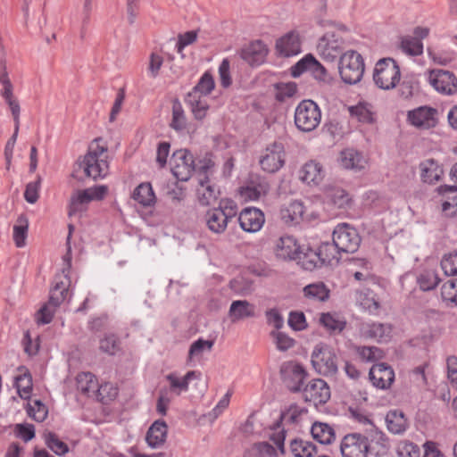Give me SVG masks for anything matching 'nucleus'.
<instances>
[{
  "mask_svg": "<svg viewBox=\"0 0 457 457\" xmlns=\"http://www.w3.org/2000/svg\"><path fill=\"white\" fill-rule=\"evenodd\" d=\"M441 295L444 301L457 305V278L445 281L441 287Z\"/></svg>",
  "mask_w": 457,
  "mask_h": 457,
  "instance_id": "052dcab7",
  "label": "nucleus"
},
{
  "mask_svg": "<svg viewBox=\"0 0 457 457\" xmlns=\"http://www.w3.org/2000/svg\"><path fill=\"white\" fill-rule=\"evenodd\" d=\"M107 191L108 187L104 185L76 191L71 198L69 215L82 212L93 200L103 199Z\"/></svg>",
  "mask_w": 457,
  "mask_h": 457,
  "instance_id": "ddd939ff",
  "label": "nucleus"
},
{
  "mask_svg": "<svg viewBox=\"0 0 457 457\" xmlns=\"http://www.w3.org/2000/svg\"><path fill=\"white\" fill-rule=\"evenodd\" d=\"M337 248L335 244L323 243L318 248V254L320 257V264L331 263L334 260H337Z\"/></svg>",
  "mask_w": 457,
  "mask_h": 457,
  "instance_id": "bf43d9fd",
  "label": "nucleus"
},
{
  "mask_svg": "<svg viewBox=\"0 0 457 457\" xmlns=\"http://www.w3.org/2000/svg\"><path fill=\"white\" fill-rule=\"evenodd\" d=\"M407 120L419 129H429L438 122L437 111L432 107L420 106L408 112Z\"/></svg>",
  "mask_w": 457,
  "mask_h": 457,
  "instance_id": "f3484780",
  "label": "nucleus"
},
{
  "mask_svg": "<svg viewBox=\"0 0 457 457\" xmlns=\"http://www.w3.org/2000/svg\"><path fill=\"white\" fill-rule=\"evenodd\" d=\"M427 53L434 63L442 66L449 65L457 59L455 50L446 46H428Z\"/></svg>",
  "mask_w": 457,
  "mask_h": 457,
  "instance_id": "cd10ccee",
  "label": "nucleus"
},
{
  "mask_svg": "<svg viewBox=\"0 0 457 457\" xmlns=\"http://www.w3.org/2000/svg\"><path fill=\"white\" fill-rule=\"evenodd\" d=\"M311 433L312 437L322 445H330L336 439L334 428L327 423L315 422Z\"/></svg>",
  "mask_w": 457,
  "mask_h": 457,
  "instance_id": "4c0bfd02",
  "label": "nucleus"
},
{
  "mask_svg": "<svg viewBox=\"0 0 457 457\" xmlns=\"http://www.w3.org/2000/svg\"><path fill=\"white\" fill-rule=\"evenodd\" d=\"M0 96L7 105L14 123L13 134L4 146L6 168L9 169L20 129L21 108L19 98L14 94V86L11 81L5 66H3L0 70Z\"/></svg>",
  "mask_w": 457,
  "mask_h": 457,
  "instance_id": "f257e3e1",
  "label": "nucleus"
},
{
  "mask_svg": "<svg viewBox=\"0 0 457 457\" xmlns=\"http://www.w3.org/2000/svg\"><path fill=\"white\" fill-rule=\"evenodd\" d=\"M399 48L409 56H420L423 54L424 46L420 39L406 36L401 38Z\"/></svg>",
  "mask_w": 457,
  "mask_h": 457,
  "instance_id": "37998d69",
  "label": "nucleus"
},
{
  "mask_svg": "<svg viewBox=\"0 0 457 457\" xmlns=\"http://www.w3.org/2000/svg\"><path fill=\"white\" fill-rule=\"evenodd\" d=\"M420 288L423 291L434 289L439 283V278L435 270H424L417 279Z\"/></svg>",
  "mask_w": 457,
  "mask_h": 457,
  "instance_id": "603ef678",
  "label": "nucleus"
},
{
  "mask_svg": "<svg viewBox=\"0 0 457 457\" xmlns=\"http://www.w3.org/2000/svg\"><path fill=\"white\" fill-rule=\"evenodd\" d=\"M165 378L169 383L170 392L179 395L188 390L190 381L201 378V372L190 370L183 377L179 376L177 372H170L166 375Z\"/></svg>",
  "mask_w": 457,
  "mask_h": 457,
  "instance_id": "393cba45",
  "label": "nucleus"
},
{
  "mask_svg": "<svg viewBox=\"0 0 457 457\" xmlns=\"http://www.w3.org/2000/svg\"><path fill=\"white\" fill-rule=\"evenodd\" d=\"M369 449L367 436L360 433L345 435L340 445L343 457H367Z\"/></svg>",
  "mask_w": 457,
  "mask_h": 457,
  "instance_id": "dca6fc26",
  "label": "nucleus"
},
{
  "mask_svg": "<svg viewBox=\"0 0 457 457\" xmlns=\"http://www.w3.org/2000/svg\"><path fill=\"white\" fill-rule=\"evenodd\" d=\"M441 267L447 276H457V252L445 255L441 261Z\"/></svg>",
  "mask_w": 457,
  "mask_h": 457,
  "instance_id": "338daca9",
  "label": "nucleus"
},
{
  "mask_svg": "<svg viewBox=\"0 0 457 457\" xmlns=\"http://www.w3.org/2000/svg\"><path fill=\"white\" fill-rule=\"evenodd\" d=\"M274 253L277 258L281 260H296L301 257V245L297 240L288 235L280 237L274 244Z\"/></svg>",
  "mask_w": 457,
  "mask_h": 457,
  "instance_id": "4be33fe9",
  "label": "nucleus"
},
{
  "mask_svg": "<svg viewBox=\"0 0 457 457\" xmlns=\"http://www.w3.org/2000/svg\"><path fill=\"white\" fill-rule=\"evenodd\" d=\"M339 75L346 84H356L361 81L365 63L361 54L354 50H348L340 55Z\"/></svg>",
  "mask_w": 457,
  "mask_h": 457,
  "instance_id": "39448f33",
  "label": "nucleus"
},
{
  "mask_svg": "<svg viewBox=\"0 0 457 457\" xmlns=\"http://www.w3.org/2000/svg\"><path fill=\"white\" fill-rule=\"evenodd\" d=\"M87 154L96 158H106L108 160V146L103 138H96L91 142Z\"/></svg>",
  "mask_w": 457,
  "mask_h": 457,
  "instance_id": "e2e57ef3",
  "label": "nucleus"
},
{
  "mask_svg": "<svg viewBox=\"0 0 457 457\" xmlns=\"http://www.w3.org/2000/svg\"><path fill=\"white\" fill-rule=\"evenodd\" d=\"M325 178L323 165L315 161L309 160L304 162L298 170V179L310 187L319 186Z\"/></svg>",
  "mask_w": 457,
  "mask_h": 457,
  "instance_id": "412c9836",
  "label": "nucleus"
},
{
  "mask_svg": "<svg viewBox=\"0 0 457 457\" xmlns=\"http://www.w3.org/2000/svg\"><path fill=\"white\" fill-rule=\"evenodd\" d=\"M46 446L57 455H64L69 452V446L62 441L54 432H46L44 435Z\"/></svg>",
  "mask_w": 457,
  "mask_h": 457,
  "instance_id": "09e8293b",
  "label": "nucleus"
},
{
  "mask_svg": "<svg viewBox=\"0 0 457 457\" xmlns=\"http://www.w3.org/2000/svg\"><path fill=\"white\" fill-rule=\"evenodd\" d=\"M290 451L294 457H312L316 453V446L303 439H294L290 443Z\"/></svg>",
  "mask_w": 457,
  "mask_h": 457,
  "instance_id": "a18cd8bd",
  "label": "nucleus"
},
{
  "mask_svg": "<svg viewBox=\"0 0 457 457\" xmlns=\"http://www.w3.org/2000/svg\"><path fill=\"white\" fill-rule=\"evenodd\" d=\"M118 395V388L111 382H104L101 385L98 384L97 391L94 396L102 403H107L115 399Z\"/></svg>",
  "mask_w": 457,
  "mask_h": 457,
  "instance_id": "3c124183",
  "label": "nucleus"
},
{
  "mask_svg": "<svg viewBox=\"0 0 457 457\" xmlns=\"http://www.w3.org/2000/svg\"><path fill=\"white\" fill-rule=\"evenodd\" d=\"M307 415V410L296 404L290 405L282 414L280 419L287 423H300Z\"/></svg>",
  "mask_w": 457,
  "mask_h": 457,
  "instance_id": "8fccbe9b",
  "label": "nucleus"
},
{
  "mask_svg": "<svg viewBox=\"0 0 457 457\" xmlns=\"http://www.w3.org/2000/svg\"><path fill=\"white\" fill-rule=\"evenodd\" d=\"M275 446L266 442L253 444L245 453V457H278L285 453V432L279 426L270 436Z\"/></svg>",
  "mask_w": 457,
  "mask_h": 457,
  "instance_id": "6e6552de",
  "label": "nucleus"
},
{
  "mask_svg": "<svg viewBox=\"0 0 457 457\" xmlns=\"http://www.w3.org/2000/svg\"><path fill=\"white\" fill-rule=\"evenodd\" d=\"M29 220L26 214H20L12 226V240L18 248H23L26 245V240L29 234Z\"/></svg>",
  "mask_w": 457,
  "mask_h": 457,
  "instance_id": "72a5a7b5",
  "label": "nucleus"
},
{
  "mask_svg": "<svg viewBox=\"0 0 457 457\" xmlns=\"http://www.w3.org/2000/svg\"><path fill=\"white\" fill-rule=\"evenodd\" d=\"M187 101L191 107V112L196 120H204L210 108V104L206 99V96H202L188 93Z\"/></svg>",
  "mask_w": 457,
  "mask_h": 457,
  "instance_id": "58836bf2",
  "label": "nucleus"
},
{
  "mask_svg": "<svg viewBox=\"0 0 457 457\" xmlns=\"http://www.w3.org/2000/svg\"><path fill=\"white\" fill-rule=\"evenodd\" d=\"M286 152L281 143H272L263 150L260 157L262 169L270 173L279 170L285 164Z\"/></svg>",
  "mask_w": 457,
  "mask_h": 457,
  "instance_id": "2eb2a0df",
  "label": "nucleus"
},
{
  "mask_svg": "<svg viewBox=\"0 0 457 457\" xmlns=\"http://www.w3.org/2000/svg\"><path fill=\"white\" fill-rule=\"evenodd\" d=\"M131 198L142 207H152L156 203V195L149 182L140 183L132 192Z\"/></svg>",
  "mask_w": 457,
  "mask_h": 457,
  "instance_id": "7c9ffc66",
  "label": "nucleus"
},
{
  "mask_svg": "<svg viewBox=\"0 0 457 457\" xmlns=\"http://www.w3.org/2000/svg\"><path fill=\"white\" fill-rule=\"evenodd\" d=\"M275 52L281 57H292L302 52V40L298 31L291 30L276 40Z\"/></svg>",
  "mask_w": 457,
  "mask_h": 457,
  "instance_id": "a211bd4d",
  "label": "nucleus"
},
{
  "mask_svg": "<svg viewBox=\"0 0 457 457\" xmlns=\"http://www.w3.org/2000/svg\"><path fill=\"white\" fill-rule=\"evenodd\" d=\"M312 58L313 55L312 54H308L293 65L290 69L292 77L298 78L303 72L310 71Z\"/></svg>",
  "mask_w": 457,
  "mask_h": 457,
  "instance_id": "69168bd1",
  "label": "nucleus"
},
{
  "mask_svg": "<svg viewBox=\"0 0 457 457\" xmlns=\"http://www.w3.org/2000/svg\"><path fill=\"white\" fill-rule=\"evenodd\" d=\"M99 348L104 353L115 354L120 350V342L116 336L107 335L100 340Z\"/></svg>",
  "mask_w": 457,
  "mask_h": 457,
  "instance_id": "0e129e2a",
  "label": "nucleus"
},
{
  "mask_svg": "<svg viewBox=\"0 0 457 457\" xmlns=\"http://www.w3.org/2000/svg\"><path fill=\"white\" fill-rule=\"evenodd\" d=\"M396 453L399 457H420V449L409 440H401L396 445Z\"/></svg>",
  "mask_w": 457,
  "mask_h": 457,
  "instance_id": "5fc2aeb1",
  "label": "nucleus"
},
{
  "mask_svg": "<svg viewBox=\"0 0 457 457\" xmlns=\"http://www.w3.org/2000/svg\"><path fill=\"white\" fill-rule=\"evenodd\" d=\"M82 166L87 177L97 179L104 178L109 170V162L106 158H96L91 154L84 156Z\"/></svg>",
  "mask_w": 457,
  "mask_h": 457,
  "instance_id": "a878e982",
  "label": "nucleus"
},
{
  "mask_svg": "<svg viewBox=\"0 0 457 457\" xmlns=\"http://www.w3.org/2000/svg\"><path fill=\"white\" fill-rule=\"evenodd\" d=\"M17 371L18 374L15 376L14 386L21 399L29 401L33 389L31 374L24 366L19 367Z\"/></svg>",
  "mask_w": 457,
  "mask_h": 457,
  "instance_id": "c756f323",
  "label": "nucleus"
},
{
  "mask_svg": "<svg viewBox=\"0 0 457 457\" xmlns=\"http://www.w3.org/2000/svg\"><path fill=\"white\" fill-rule=\"evenodd\" d=\"M387 429L393 434H403L408 428L404 414L399 411H390L386 417Z\"/></svg>",
  "mask_w": 457,
  "mask_h": 457,
  "instance_id": "ea45409f",
  "label": "nucleus"
},
{
  "mask_svg": "<svg viewBox=\"0 0 457 457\" xmlns=\"http://www.w3.org/2000/svg\"><path fill=\"white\" fill-rule=\"evenodd\" d=\"M339 165L346 170H361L368 164V159L360 152L347 148L340 152Z\"/></svg>",
  "mask_w": 457,
  "mask_h": 457,
  "instance_id": "bb28decb",
  "label": "nucleus"
},
{
  "mask_svg": "<svg viewBox=\"0 0 457 457\" xmlns=\"http://www.w3.org/2000/svg\"><path fill=\"white\" fill-rule=\"evenodd\" d=\"M301 257H297L296 260L302 262L303 265L307 270H312L320 264V257L318 254V249L314 250L310 246H301Z\"/></svg>",
  "mask_w": 457,
  "mask_h": 457,
  "instance_id": "de8ad7c7",
  "label": "nucleus"
},
{
  "mask_svg": "<svg viewBox=\"0 0 457 457\" xmlns=\"http://www.w3.org/2000/svg\"><path fill=\"white\" fill-rule=\"evenodd\" d=\"M357 303L370 313H377L379 309V302L377 295L370 290L359 291L356 295Z\"/></svg>",
  "mask_w": 457,
  "mask_h": 457,
  "instance_id": "a19ab883",
  "label": "nucleus"
},
{
  "mask_svg": "<svg viewBox=\"0 0 457 457\" xmlns=\"http://www.w3.org/2000/svg\"><path fill=\"white\" fill-rule=\"evenodd\" d=\"M401 79V70L397 62L392 58L378 60L373 71L375 85L383 90H391L396 87Z\"/></svg>",
  "mask_w": 457,
  "mask_h": 457,
  "instance_id": "20e7f679",
  "label": "nucleus"
},
{
  "mask_svg": "<svg viewBox=\"0 0 457 457\" xmlns=\"http://www.w3.org/2000/svg\"><path fill=\"white\" fill-rule=\"evenodd\" d=\"M27 414L37 422H43L47 415L48 409L40 400H32L25 405Z\"/></svg>",
  "mask_w": 457,
  "mask_h": 457,
  "instance_id": "49530a36",
  "label": "nucleus"
},
{
  "mask_svg": "<svg viewBox=\"0 0 457 457\" xmlns=\"http://www.w3.org/2000/svg\"><path fill=\"white\" fill-rule=\"evenodd\" d=\"M240 228L248 233L260 231L264 223L265 216L262 211L255 207L244 208L238 215Z\"/></svg>",
  "mask_w": 457,
  "mask_h": 457,
  "instance_id": "6ab92c4d",
  "label": "nucleus"
},
{
  "mask_svg": "<svg viewBox=\"0 0 457 457\" xmlns=\"http://www.w3.org/2000/svg\"><path fill=\"white\" fill-rule=\"evenodd\" d=\"M170 127L176 132L184 134L188 132V121L186 112L179 101L175 100L172 104L171 120Z\"/></svg>",
  "mask_w": 457,
  "mask_h": 457,
  "instance_id": "f704fd0d",
  "label": "nucleus"
},
{
  "mask_svg": "<svg viewBox=\"0 0 457 457\" xmlns=\"http://www.w3.org/2000/svg\"><path fill=\"white\" fill-rule=\"evenodd\" d=\"M280 218L286 224L294 225L304 220L317 219L318 212L304 205L303 202L295 200L281 208Z\"/></svg>",
  "mask_w": 457,
  "mask_h": 457,
  "instance_id": "9b49d317",
  "label": "nucleus"
},
{
  "mask_svg": "<svg viewBox=\"0 0 457 457\" xmlns=\"http://www.w3.org/2000/svg\"><path fill=\"white\" fill-rule=\"evenodd\" d=\"M276 98L278 101H284L287 98L294 96L297 92V85L295 82H280L275 86Z\"/></svg>",
  "mask_w": 457,
  "mask_h": 457,
  "instance_id": "4d7b16f0",
  "label": "nucleus"
},
{
  "mask_svg": "<svg viewBox=\"0 0 457 457\" xmlns=\"http://www.w3.org/2000/svg\"><path fill=\"white\" fill-rule=\"evenodd\" d=\"M213 166V162L208 160L203 167L204 171L199 174L198 185L196 187V197L201 205L208 206L213 204L219 196V190L209 178V170Z\"/></svg>",
  "mask_w": 457,
  "mask_h": 457,
  "instance_id": "f8f14e48",
  "label": "nucleus"
},
{
  "mask_svg": "<svg viewBox=\"0 0 457 457\" xmlns=\"http://www.w3.org/2000/svg\"><path fill=\"white\" fill-rule=\"evenodd\" d=\"M237 213V204L230 199H222L218 207L209 209L206 212L204 220L211 232L220 235L226 231L229 220L234 218Z\"/></svg>",
  "mask_w": 457,
  "mask_h": 457,
  "instance_id": "7ed1b4c3",
  "label": "nucleus"
},
{
  "mask_svg": "<svg viewBox=\"0 0 457 457\" xmlns=\"http://www.w3.org/2000/svg\"><path fill=\"white\" fill-rule=\"evenodd\" d=\"M303 295L313 301H326L329 297V290L322 282L307 285L303 287Z\"/></svg>",
  "mask_w": 457,
  "mask_h": 457,
  "instance_id": "c03bdc74",
  "label": "nucleus"
},
{
  "mask_svg": "<svg viewBox=\"0 0 457 457\" xmlns=\"http://www.w3.org/2000/svg\"><path fill=\"white\" fill-rule=\"evenodd\" d=\"M361 334L378 342H387L392 336V327L382 323H363L361 328Z\"/></svg>",
  "mask_w": 457,
  "mask_h": 457,
  "instance_id": "c85d7f7f",
  "label": "nucleus"
},
{
  "mask_svg": "<svg viewBox=\"0 0 457 457\" xmlns=\"http://www.w3.org/2000/svg\"><path fill=\"white\" fill-rule=\"evenodd\" d=\"M350 112L356 117L359 121L363 123H371L373 121V112L367 104L360 103L350 108Z\"/></svg>",
  "mask_w": 457,
  "mask_h": 457,
  "instance_id": "13d9d810",
  "label": "nucleus"
},
{
  "mask_svg": "<svg viewBox=\"0 0 457 457\" xmlns=\"http://www.w3.org/2000/svg\"><path fill=\"white\" fill-rule=\"evenodd\" d=\"M333 242L338 252L353 253L358 249L361 238L354 228L342 223L333 231Z\"/></svg>",
  "mask_w": 457,
  "mask_h": 457,
  "instance_id": "9d476101",
  "label": "nucleus"
},
{
  "mask_svg": "<svg viewBox=\"0 0 457 457\" xmlns=\"http://www.w3.org/2000/svg\"><path fill=\"white\" fill-rule=\"evenodd\" d=\"M349 29L343 24H332L318 39L316 51L325 62H333L342 54Z\"/></svg>",
  "mask_w": 457,
  "mask_h": 457,
  "instance_id": "f03ea898",
  "label": "nucleus"
},
{
  "mask_svg": "<svg viewBox=\"0 0 457 457\" xmlns=\"http://www.w3.org/2000/svg\"><path fill=\"white\" fill-rule=\"evenodd\" d=\"M170 170L179 180H188L195 170L193 154L187 149L175 151L170 159Z\"/></svg>",
  "mask_w": 457,
  "mask_h": 457,
  "instance_id": "4468645a",
  "label": "nucleus"
},
{
  "mask_svg": "<svg viewBox=\"0 0 457 457\" xmlns=\"http://www.w3.org/2000/svg\"><path fill=\"white\" fill-rule=\"evenodd\" d=\"M214 88H215L214 78L209 71H206L200 77L198 82L193 87V89L190 93L193 94V96L195 95L207 96L213 91Z\"/></svg>",
  "mask_w": 457,
  "mask_h": 457,
  "instance_id": "79ce46f5",
  "label": "nucleus"
},
{
  "mask_svg": "<svg viewBox=\"0 0 457 457\" xmlns=\"http://www.w3.org/2000/svg\"><path fill=\"white\" fill-rule=\"evenodd\" d=\"M77 388L87 396H94L98 388V380L91 372H81L76 378Z\"/></svg>",
  "mask_w": 457,
  "mask_h": 457,
  "instance_id": "e433bc0d",
  "label": "nucleus"
},
{
  "mask_svg": "<svg viewBox=\"0 0 457 457\" xmlns=\"http://www.w3.org/2000/svg\"><path fill=\"white\" fill-rule=\"evenodd\" d=\"M305 401L313 403L314 405L324 404L330 398V388L323 379L311 380L303 389Z\"/></svg>",
  "mask_w": 457,
  "mask_h": 457,
  "instance_id": "aec40b11",
  "label": "nucleus"
},
{
  "mask_svg": "<svg viewBox=\"0 0 457 457\" xmlns=\"http://www.w3.org/2000/svg\"><path fill=\"white\" fill-rule=\"evenodd\" d=\"M168 427L165 421L155 420L149 428L145 440L149 446L156 448L164 444L167 437Z\"/></svg>",
  "mask_w": 457,
  "mask_h": 457,
  "instance_id": "2f4dec72",
  "label": "nucleus"
},
{
  "mask_svg": "<svg viewBox=\"0 0 457 457\" xmlns=\"http://www.w3.org/2000/svg\"><path fill=\"white\" fill-rule=\"evenodd\" d=\"M321 112L312 100H303L295 108V123L303 132L314 130L320 123Z\"/></svg>",
  "mask_w": 457,
  "mask_h": 457,
  "instance_id": "423d86ee",
  "label": "nucleus"
},
{
  "mask_svg": "<svg viewBox=\"0 0 457 457\" xmlns=\"http://www.w3.org/2000/svg\"><path fill=\"white\" fill-rule=\"evenodd\" d=\"M312 365L320 375H336L338 370L337 357L333 348L325 344L315 345L312 353Z\"/></svg>",
  "mask_w": 457,
  "mask_h": 457,
  "instance_id": "0eeeda50",
  "label": "nucleus"
},
{
  "mask_svg": "<svg viewBox=\"0 0 457 457\" xmlns=\"http://www.w3.org/2000/svg\"><path fill=\"white\" fill-rule=\"evenodd\" d=\"M447 378L451 386L457 390V357L449 356L446 359Z\"/></svg>",
  "mask_w": 457,
  "mask_h": 457,
  "instance_id": "774afa93",
  "label": "nucleus"
},
{
  "mask_svg": "<svg viewBox=\"0 0 457 457\" xmlns=\"http://www.w3.org/2000/svg\"><path fill=\"white\" fill-rule=\"evenodd\" d=\"M369 376L373 386L380 389L388 388L395 380L393 369L385 363L373 365Z\"/></svg>",
  "mask_w": 457,
  "mask_h": 457,
  "instance_id": "5701e85b",
  "label": "nucleus"
},
{
  "mask_svg": "<svg viewBox=\"0 0 457 457\" xmlns=\"http://www.w3.org/2000/svg\"><path fill=\"white\" fill-rule=\"evenodd\" d=\"M213 346V341L198 339L195 341L188 352L187 361H192L195 358L201 357L204 352H210Z\"/></svg>",
  "mask_w": 457,
  "mask_h": 457,
  "instance_id": "864d4df0",
  "label": "nucleus"
},
{
  "mask_svg": "<svg viewBox=\"0 0 457 457\" xmlns=\"http://www.w3.org/2000/svg\"><path fill=\"white\" fill-rule=\"evenodd\" d=\"M268 48L261 40H255L245 46L240 53V56L250 65H260L264 62Z\"/></svg>",
  "mask_w": 457,
  "mask_h": 457,
  "instance_id": "b1692460",
  "label": "nucleus"
},
{
  "mask_svg": "<svg viewBox=\"0 0 457 457\" xmlns=\"http://www.w3.org/2000/svg\"><path fill=\"white\" fill-rule=\"evenodd\" d=\"M320 321L327 329L332 332H341L345 327V322L343 320L331 313H323Z\"/></svg>",
  "mask_w": 457,
  "mask_h": 457,
  "instance_id": "6e6d98bb",
  "label": "nucleus"
},
{
  "mask_svg": "<svg viewBox=\"0 0 457 457\" xmlns=\"http://www.w3.org/2000/svg\"><path fill=\"white\" fill-rule=\"evenodd\" d=\"M228 316L233 322L253 317L254 306L245 300L233 301L228 311Z\"/></svg>",
  "mask_w": 457,
  "mask_h": 457,
  "instance_id": "c9c22d12",
  "label": "nucleus"
},
{
  "mask_svg": "<svg viewBox=\"0 0 457 457\" xmlns=\"http://www.w3.org/2000/svg\"><path fill=\"white\" fill-rule=\"evenodd\" d=\"M429 85L439 94L453 96L457 93V77L450 71L433 69L428 71Z\"/></svg>",
  "mask_w": 457,
  "mask_h": 457,
  "instance_id": "1a4fd4ad",
  "label": "nucleus"
},
{
  "mask_svg": "<svg viewBox=\"0 0 457 457\" xmlns=\"http://www.w3.org/2000/svg\"><path fill=\"white\" fill-rule=\"evenodd\" d=\"M420 178L423 182L434 184L443 175V168L433 159H428L420 164Z\"/></svg>",
  "mask_w": 457,
  "mask_h": 457,
  "instance_id": "473e14b6",
  "label": "nucleus"
},
{
  "mask_svg": "<svg viewBox=\"0 0 457 457\" xmlns=\"http://www.w3.org/2000/svg\"><path fill=\"white\" fill-rule=\"evenodd\" d=\"M276 347L279 351H287L295 345V340L287 334L275 330L270 333Z\"/></svg>",
  "mask_w": 457,
  "mask_h": 457,
  "instance_id": "680f3d73",
  "label": "nucleus"
}]
</instances>
